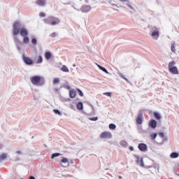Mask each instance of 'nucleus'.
I'll list each match as a JSON object with an SVG mask.
<instances>
[{"label": "nucleus", "mask_w": 179, "mask_h": 179, "mask_svg": "<svg viewBox=\"0 0 179 179\" xmlns=\"http://www.w3.org/2000/svg\"><path fill=\"white\" fill-rule=\"evenodd\" d=\"M19 33L22 37L29 36L28 31L24 27H22V24H20V22L15 21L13 24V36H17Z\"/></svg>", "instance_id": "1"}, {"label": "nucleus", "mask_w": 179, "mask_h": 179, "mask_svg": "<svg viewBox=\"0 0 179 179\" xmlns=\"http://www.w3.org/2000/svg\"><path fill=\"white\" fill-rule=\"evenodd\" d=\"M31 82L34 86H41L44 83V78L38 76H34L31 78Z\"/></svg>", "instance_id": "2"}, {"label": "nucleus", "mask_w": 179, "mask_h": 179, "mask_svg": "<svg viewBox=\"0 0 179 179\" xmlns=\"http://www.w3.org/2000/svg\"><path fill=\"white\" fill-rule=\"evenodd\" d=\"M176 62L174 61H171L168 64V69L171 73L173 75H178V68L175 66Z\"/></svg>", "instance_id": "3"}, {"label": "nucleus", "mask_w": 179, "mask_h": 179, "mask_svg": "<svg viewBox=\"0 0 179 179\" xmlns=\"http://www.w3.org/2000/svg\"><path fill=\"white\" fill-rule=\"evenodd\" d=\"M48 24H51V26H55V24H59V19L55 18L54 17H50L48 18Z\"/></svg>", "instance_id": "4"}, {"label": "nucleus", "mask_w": 179, "mask_h": 179, "mask_svg": "<svg viewBox=\"0 0 179 179\" xmlns=\"http://www.w3.org/2000/svg\"><path fill=\"white\" fill-rule=\"evenodd\" d=\"M113 136V135H111V133L109 131H104L102 132L100 138L101 139H110V138Z\"/></svg>", "instance_id": "5"}, {"label": "nucleus", "mask_w": 179, "mask_h": 179, "mask_svg": "<svg viewBox=\"0 0 179 179\" xmlns=\"http://www.w3.org/2000/svg\"><path fill=\"white\" fill-rule=\"evenodd\" d=\"M91 9H92V7H90V6H87V5H84L80 8L81 12H83L85 13H86L87 12H90Z\"/></svg>", "instance_id": "6"}, {"label": "nucleus", "mask_w": 179, "mask_h": 179, "mask_svg": "<svg viewBox=\"0 0 179 179\" xmlns=\"http://www.w3.org/2000/svg\"><path fill=\"white\" fill-rule=\"evenodd\" d=\"M138 148L141 152H146V150H148V146L145 143L138 144Z\"/></svg>", "instance_id": "7"}, {"label": "nucleus", "mask_w": 179, "mask_h": 179, "mask_svg": "<svg viewBox=\"0 0 179 179\" xmlns=\"http://www.w3.org/2000/svg\"><path fill=\"white\" fill-rule=\"evenodd\" d=\"M22 59L24 62H25L27 65H31V64H33V60H31V59L28 57L23 55Z\"/></svg>", "instance_id": "8"}, {"label": "nucleus", "mask_w": 179, "mask_h": 179, "mask_svg": "<svg viewBox=\"0 0 179 179\" xmlns=\"http://www.w3.org/2000/svg\"><path fill=\"white\" fill-rule=\"evenodd\" d=\"M149 127H150L152 129L156 128V127H157V123L156 122V120H151L149 122Z\"/></svg>", "instance_id": "9"}, {"label": "nucleus", "mask_w": 179, "mask_h": 179, "mask_svg": "<svg viewBox=\"0 0 179 179\" xmlns=\"http://www.w3.org/2000/svg\"><path fill=\"white\" fill-rule=\"evenodd\" d=\"M36 3L39 6H44L47 3V1L45 0H36Z\"/></svg>", "instance_id": "10"}, {"label": "nucleus", "mask_w": 179, "mask_h": 179, "mask_svg": "<svg viewBox=\"0 0 179 179\" xmlns=\"http://www.w3.org/2000/svg\"><path fill=\"white\" fill-rule=\"evenodd\" d=\"M159 29H156L155 31H152V33L151 34L152 37H155V40H157V38H159Z\"/></svg>", "instance_id": "11"}, {"label": "nucleus", "mask_w": 179, "mask_h": 179, "mask_svg": "<svg viewBox=\"0 0 179 179\" xmlns=\"http://www.w3.org/2000/svg\"><path fill=\"white\" fill-rule=\"evenodd\" d=\"M69 96L71 99H75V97H76V91H75V90H71L69 91Z\"/></svg>", "instance_id": "12"}, {"label": "nucleus", "mask_w": 179, "mask_h": 179, "mask_svg": "<svg viewBox=\"0 0 179 179\" xmlns=\"http://www.w3.org/2000/svg\"><path fill=\"white\" fill-rule=\"evenodd\" d=\"M142 118H143L142 114H139L136 119V123L138 124L139 125L142 124Z\"/></svg>", "instance_id": "13"}, {"label": "nucleus", "mask_w": 179, "mask_h": 179, "mask_svg": "<svg viewBox=\"0 0 179 179\" xmlns=\"http://www.w3.org/2000/svg\"><path fill=\"white\" fill-rule=\"evenodd\" d=\"M96 66L101 69V71H103V72H105V73L109 74L110 73L106 69V68L100 66L99 64H96Z\"/></svg>", "instance_id": "14"}, {"label": "nucleus", "mask_w": 179, "mask_h": 179, "mask_svg": "<svg viewBox=\"0 0 179 179\" xmlns=\"http://www.w3.org/2000/svg\"><path fill=\"white\" fill-rule=\"evenodd\" d=\"M154 116H155V118H156V120H157L162 119V116H161V115H159V113H157V112H155V113H154Z\"/></svg>", "instance_id": "15"}, {"label": "nucleus", "mask_w": 179, "mask_h": 179, "mask_svg": "<svg viewBox=\"0 0 179 179\" xmlns=\"http://www.w3.org/2000/svg\"><path fill=\"white\" fill-rule=\"evenodd\" d=\"M45 58L46 59H51V52H46L45 53Z\"/></svg>", "instance_id": "16"}, {"label": "nucleus", "mask_w": 179, "mask_h": 179, "mask_svg": "<svg viewBox=\"0 0 179 179\" xmlns=\"http://www.w3.org/2000/svg\"><path fill=\"white\" fill-rule=\"evenodd\" d=\"M61 71H62V72H69V69H68V67H66V66L63 65L61 68Z\"/></svg>", "instance_id": "17"}, {"label": "nucleus", "mask_w": 179, "mask_h": 179, "mask_svg": "<svg viewBox=\"0 0 179 179\" xmlns=\"http://www.w3.org/2000/svg\"><path fill=\"white\" fill-rule=\"evenodd\" d=\"M77 108L78 110H83V103L82 102H79L77 104Z\"/></svg>", "instance_id": "18"}, {"label": "nucleus", "mask_w": 179, "mask_h": 179, "mask_svg": "<svg viewBox=\"0 0 179 179\" xmlns=\"http://www.w3.org/2000/svg\"><path fill=\"white\" fill-rule=\"evenodd\" d=\"M171 159H177V157H178V153H177V152H172L171 154Z\"/></svg>", "instance_id": "19"}, {"label": "nucleus", "mask_w": 179, "mask_h": 179, "mask_svg": "<svg viewBox=\"0 0 179 179\" xmlns=\"http://www.w3.org/2000/svg\"><path fill=\"white\" fill-rule=\"evenodd\" d=\"M59 82H60L59 78H55L53 79L52 83H53V85H58V83H59Z\"/></svg>", "instance_id": "20"}, {"label": "nucleus", "mask_w": 179, "mask_h": 179, "mask_svg": "<svg viewBox=\"0 0 179 179\" xmlns=\"http://www.w3.org/2000/svg\"><path fill=\"white\" fill-rule=\"evenodd\" d=\"M61 163H64V164H69V160H68L66 158H63L61 160Z\"/></svg>", "instance_id": "21"}, {"label": "nucleus", "mask_w": 179, "mask_h": 179, "mask_svg": "<svg viewBox=\"0 0 179 179\" xmlns=\"http://www.w3.org/2000/svg\"><path fill=\"white\" fill-rule=\"evenodd\" d=\"M24 38H23V43L24 44H28L29 41V37H27V36H23Z\"/></svg>", "instance_id": "22"}, {"label": "nucleus", "mask_w": 179, "mask_h": 179, "mask_svg": "<svg viewBox=\"0 0 179 179\" xmlns=\"http://www.w3.org/2000/svg\"><path fill=\"white\" fill-rule=\"evenodd\" d=\"M41 62H43V57L38 56L36 63V64H41Z\"/></svg>", "instance_id": "23"}, {"label": "nucleus", "mask_w": 179, "mask_h": 179, "mask_svg": "<svg viewBox=\"0 0 179 179\" xmlns=\"http://www.w3.org/2000/svg\"><path fill=\"white\" fill-rule=\"evenodd\" d=\"M171 50L172 52H176V43H175L171 44Z\"/></svg>", "instance_id": "24"}, {"label": "nucleus", "mask_w": 179, "mask_h": 179, "mask_svg": "<svg viewBox=\"0 0 179 179\" xmlns=\"http://www.w3.org/2000/svg\"><path fill=\"white\" fill-rule=\"evenodd\" d=\"M6 157H8V155L5 153L1 154L0 155V160H5V159H6Z\"/></svg>", "instance_id": "25"}, {"label": "nucleus", "mask_w": 179, "mask_h": 179, "mask_svg": "<svg viewBox=\"0 0 179 179\" xmlns=\"http://www.w3.org/2000/svg\"><path fill=\"white\" fill-rule=\"evenodd\" d=\"M152 141H155L156 138L157 137V134L153 133L150 135Z\"/></svg>", "instance_id": "26"}, {"label": "nucleus", "mask_w": 179, "mask_h": 179, "mask_svg": "<svg viewBox=\"0 0 179 179\" xmlns=\"http://www.w3.org/2000/svg\"><path fill=\"white\" fill-rule=\"evenodd\" d=\"M58 156H61V154H59V153H53L52 155L51 159H54L55 157H58Z\"/></svg>", "instance_id": "27"}, {"label": "nucleus", "mask_w": 179, "mask_h": 179, "mask_svg": "<svg viewBox=\"0 0 179 179\" xmlns=\"http://www.w3.org/2000/svg\"><path fill=\"white\" fill-rule=\"evenodd\" d=\"M109 128L110 129H115V128H117V126H115V124H109Z\"/></svg>", "instance_id": "28"}, {"label": "nucleus", "mask_w": 179, "mask_h": 179, "mask_svg": "<svg viewBox=\"0 0 179 179\" xmlns=\"http://www.w3.org/2000/svg\"><path fill=\"white\" fill-rule=\"evenodd\" d=\"M119 75H120V78H122V79H124V80H126V82H129L128 78H125L122 73H120Z\"/></svg>", "instance_id": "29"}, {"label": "nucleus", "mask_w": 179, "mask_h": 179, "mask_svg": "<svg viewBox=\"0 0 179 179\" xmlns=\"http://www.w3.org/2000/svg\"><path fill=\"white\" fill-rule=\"evenodd\" d=\"M31 43H32V44H34V45H36V44H37V39H36V38H32L31 39Z\"/></svg>", "instance_id": "30"}, {"label": "nucleus", "mask_w": 179, "mask_h": 179, "mask_svg": "<svg viewBox=\"0 0 179 179\" xmlns=\"http://www.w3.org/2000/svg\"><path fill=\"white\" fill-rule=\"evenodd\" d=\"M54 113H55V114H58V115H62V113H61V112H59V110L55 109Z\"/></svg>", "instance_id": "31"}, {"label": "nucleus", "mask_w": 179, "mask_h": 179, "mask_svg": "<svg viewBox=\"0 0 179 179\" xmlns=\"http://www.w3.org/2000/svg\"><path fill=\"white\" fill-rule=\"evenodd\" d=\"M77 92H78L79 96H80L81 97L83 96V92H82L80 90L78 89Z\"/></svg>", "instance_id": "32"}, {"label": "nucleus", "mask_w": 179, "mask_h": 179, "mask_svg": "<svg viewBox=\"0 0 179 179\" xmlns=\"http://www.w3.org/2000/svg\"><path fill=\"white\" fill-rule=\"evenodd\" d=\"M39 16L40 17H45V13L41 12V13H39Z\"/></svg>", "instance_id": "33"}, {"label": "nucleus", "mask_w": 179, "mask_h": 179, "mask_svg": "<svg viewBox=\"0 0 179 179\" xmlns=\"http://www.w3.org/2000/svg\"><path fill=\"white\" fill-rule=\"evenodd\" d=\"M104 96H108V97H111V92H104Z\"/></svg>", "instance_id": "34"}, {"label": "nucleus", "mask_w": 179, "mask_h": 179, "mask_svg": "<svg viewBox=\"0 0 179 179\" xmlns=\"http://www.w3.org/2000/svg\"><path fill=\"white\" fill-rule=\"evenodd\" d=\"M90 120L91 121H97L98 117H94L90 118Z\"/></svg>", "instance_id": "35"}, {"label": "nucleus", "mask_w": 179, "mask_h": 179, "mask_svg": "<svg viewBox=\"0 0 179 179\" xmlns=\"http://www.w3.org/2000/svg\"><path fill=\"white\" fill-rule=\"evenodd\" d=\"M159 136H160V138H164V134H163V132H160L159 133Z\"/></svg>", "instance_id": "36"}, {"label": "nucleus", "mask_w": 179, "mask_h": 179, "mask_svg": "<svg viewBox=\"0 0 179 179\" xmlns=\"http://www.w3.org/2000/svg\"><path fill=\"white\" fill-rule=\"evenodd\" d=\"M64 88L67 89V90H71V86H69V85H65Z\"/></svg>", "instance_id": "37"}, {"label": "nucleus", "mask_w": 179, "mask_h": 179, "mask_svg": "<svg viewBox=\"0 0 179 179\" xmlns=\"http://www.w3.org/2000/svg\"><path fill=\"white\" fill-rule=\"evenodd\" d=\"M51 36H52V37H55V36H56L55 32L52 33V34H51Z\"/></svg>", "instance_id": "38"}, {"label": "nucleus", "mask_w": 179, "mask_h": 179, "mask_svg": "<svg viewBox=\"0 0 179 179\" xmlns=\"http://www.w3.org/2000/svg\"><path fill=\"white\" fill-rule=\"evenodd\" d=\"M120 2H127L128 0H120Z\"/></svg>", "instance_id": "39"}, {"label": "nucleus", "mask_w": 179, "mask_h": 179, "mask_svg": "<svg viewBox=\"0 0 179 179\" xmlns=\"http://www.w3.org/2000/svg\"><path fill=\"white\" fill-rule=\"evenodd\" d=\"M129 150H134V148H133L132 146H130V147H129Z\"/></svg>", "instance_id": "40"}, {"label": "nucleus", "mask_w": 179, "mask_h": 179, "mask_svg": "<svg viewBox=\"0 0 179 179\" xmlns=\"http://www.w3.org/2000/svg\"><path fill=\"white\" fill-rule=\"evenodd\" d=\"M29 179H36V178H34V176H30Z\"/></svg>", "instance_id": "41"}, {"label": "nucleus", "mask_w": 179, "mask_h": 179, "mask_svg": "<svg viewBox=\"0 0 179 179\" xmlns=\"http://www.w3.org/2000/svg\"><path fill=\"white\" fill-rule=\"evenodd\" d=\"M91 1H94V0H85V2L88 3V2H90Z\"/></svg>", "instance_id": "42"}, {"label": "nucleus", "mask_w": 179, "mask_h": 179, "mask_svg": "<svg viewBox=\"0 0 179 179\" xmlns=\"http://www.w3.org/2000/svg\"><path fill=\"white\" fill-rule=\"evenodd\" d=\"M17 153H18V155H20L22 153L21 151H17Z\"/></svg>", "instance_id": "43"}, {"label": "nucleus", "mask_w": 179, "mask_h": 179, "mask_svg": "<svg viewBox=\"0 0 179 179\" xmlns=\"http://www.w3.org/2000/svg\"><path fill=\"white\" fill-rule=\"evenodd\" d=\"M122 143H124V145H126V144H127V142L122 141Z\"/></svg>", "instance_id": "44"}]
</instances>
